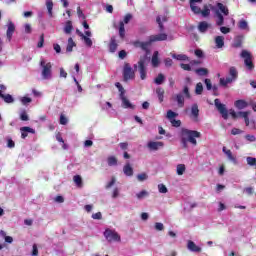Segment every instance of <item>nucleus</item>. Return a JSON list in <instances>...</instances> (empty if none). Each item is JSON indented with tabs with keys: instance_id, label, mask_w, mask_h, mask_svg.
Returning <instances> with one entry per match:
<instances>
[{
	"instance_id": "f257e3e1",
	"label": "nucleus",
	"mask_w": 256,
	"mask_h": 256,
	"mask_svg": "<svg viewBox=\"0 0 256 256\" xmlns=\"http://www.w3.org/2000/svg\"><path fill=\"white\" fill-rule=\"evenodd\" d=\"M211 9H212V11L215 12V16L217 17L216 25L221 27V25L224 24L223 15H225V16L229 15V9L227 8V6L223 5L222 3H217V8H215L213 6L209 7V6L205 5L203 10L202 11L200 10L202 17H209V15L211 13ZM221 13H223V15Z\"/></svg>"
},
{
	"instance_id": "f03ea898",
	"label": "nucleus",
	"mask_w": 256,
	"mask_h": 256,
	"mask_svg": "<svg viewBox=\"0 0 256 256\" xmlns=\"http://www.w3.org/2000/svg\"><path fill=\"white\" fill-rule=\"evenodd\" d=\"M199 137H201V132L185 128L181 130V143L184 149H187L188 143H191L192 145L196 146L197 139H199Z\"/></svg>"
},
{
	"instance_id": "7ed1b4c3",
	"label": "nucleus",
	"mask_w": 256,
	"mask_h": 256,
	"mask_svg": "<svg viewBox=\"0 0 256 256\" xmlns=\"http://www.w3.org/2000/svg\"><path fill=\"white\" fill-rule=\"evenodd\" d=\"M40 66L42 67V78L49 80L53 78V65L51 62H46L45 59H41Z\"/></svg>"
},
{
	"instance_id": "20e7f679",
	"label": "nucleus",
	"mask_w": 256,
	"mask_h": 256,
	"mask_svg": "<svg viewBox=\"0 0 256 256\" xmlns=\"http://www.w3.org/2000/svg\"><path fill=\"white\" fill-rule=\"evenodd\" d=\"M240 57L244 59V64L248 71H253V69H255V65L253 64V55L251 52L242 50Z\"/></svg>"
},
{
	"instance_id": "39448f33",
	"label": "nucleus",
	"mask_w": 256,
	"mask_h": 256,
	"mask_svg": "<svg viewBox=\"0 0 256 256\" xmlns=\"http://www.w3.org/2000/svg\"><path fill=\"white\" fill-rule=\"evenodd\" d=\"M104 237L109 243H113V241H116L117 243L121 242V236L115 232V230L106 229Z\"/></svg>"
},
{
	"instance_id": "423d86ee",
	"label": "nucleus",
	"mask_w": 256,
	"mask_h": 256,
	"mask_svg": "<svg viewBox=\"0 0 256 256\" xmlns=\"http://www.w3.org/2000/svg\"><path fill=\"white\" fill-rule=\"evenodd\" d=\"M131 19H133V15L126 14L124 16L123 21L119 22V37H120V39H125V25H127L129 23V21H131Z\"/></svg>"
},
{
	"instance_id": "0eeeda50",
	"label": "nucleus",
	"mask_w": 256,
	"mask_h": 256,
	"mask_svg": "<svg viewBox=\"0 0 256 256\" xmlns=\"http://www.w3.org/2000/svg\"><path fill=\"white\" fill-rule=\"evenodd\" d=\"M123 77L124 81H131L135 79V71L133 70V68H131V65H129V63H126L124 65Z\"/></svg>"
},
{
	"instance_id": "6e6552de",
	"label": "nucleus",
	"mask_w": 256,
	"mask_h": 256,
	"mask_svg": "<svg viewBox=\"0 0 256 256\" xmlns=\"http://www.w3.org/2000/svg\"><path fill=\"white\" fill-rule=\"evenodd\" d=\"M145 63H147V57H141L138 61V68L140 73V79L145 80L147 78V69L145 68Z\"/></svg>"
},
{
	"instance_id": "1a4fd4ad",
	"label": "nucleus",
	"mask_w": 256,
	"mask_h": 256,
	"mask_svg": "<svg viewBox=\"0 0 256 256\" xmlns=\"http://www.w3.org/2000/svg\"><path fill=\"white\" fill-rule=\"evenodd\" d=\"M214 105L219 113L222 115L223 119H229V112L227 111L225 104L221 103L219 99H215Z\"/></svg>"
},
{
	"instance_id": "9d476101",
	"label": "nucleus",
	"mask_w": 256,
	"mask_h": 256,
	"mask_svg": "<svg viewBox=\"0 0 256 256\" xmlns=\"http://www.w3.org/2000/svg\"><path fill=\"white\" fill-rule=\"evenodd\" d=\"M77 35L81 37L87 47H93V41L91 40V31H86L85 34L80 30H76Z\"/></svg>"
},
{
	"instance_id": "9b49d317",
	"label": "nucleus",
	"mask_w": 256,
	"mask_h": 256,
	"mask_svg": "<svg viewBox=\"0 0 256 256\" xmlns=\"http://www.w3.org/2000/svg\"><path fill=\"white\" fill-rule=\"evenodd\" d=\"M147 147L150 151H159V149H163V147H165V143L150 141L148 142Z\"/></svg>"
},
{
	"instance_id": "f8f14e48",
	"label": "nucleus",
	"mask_w": 256,
	"mask_h": 256,
	"mask_svg": "<svg viewBox=\"0 0 256 256\" xmlns=\"http://www.w3.org/2000/svg\"><path fill=\"white\" fill-rule=\"evenodd\" d=\"M150 43H155L156 41H167V34L160 33L156 35H151L149 37Z\"/></svg>"
},
{
	"instance_id": "ddd939ff",
	"label": "nucleus",
	"mask_w": 256,
	"mask_h": 256,
	"mask_svg": "<svg viewBox=\"0 0 256 256\" xmlns=\"http://www.w3.org/2000/svg\"><path fill=\"white\" fill-rule=\"evenodd\" d=\"M7 27H8L6 32L7 39L11 41V38L13 37V33H15V24L10 20L7 23Z\"/></svg>"
},
{
	"instance_id": "4468645a",
	"label": "nucleus",
	"mask_w": 256,
	"mask_h": 256,
	"mask_svg": "<svg viewBox=\"0 0 256 256\" xmlns=\"http://www.w3.org/2000/svg\"><path fill=\"white\" fill-rule=\"evenodd\" d=\"M222 151L226 154V157L229 161L234 163V165H237V157L233 155V152H231V150H227V147H223Z\"/></svg>"
},
{
	"instance_id": "2eb2a0df",
	"label": "nucleus",
	"mask_w": 256,
	"mask_h": 256,
	"mask_svg": "<svg viewBox=\"0 0 256 256\" xmlns=\"http://www.w3.org/2000/svg\"><path fill=\"white\" fill-rule=\"evenodd\" d=\"M234 107H236V109H247V107H249V102H247L244 99H240V100H236L234 102Z\"/></svg>"
},
{
	"instance_id": "dca6fc26",
	"label": "nucleus",
	"mask_w": 256,
	"mask_h": 256,
	"mask_svg": "<svg viewBox=\"0 0 256 256\" xmlns=\"http://www.w3.org/2000/svg\"><path fill=\"white\" fill-rule=\"evenodd\" d=\"M120 99L122 101V107H124V109H135V106L131 104V102L129 101V99H127V97H125V95H120Z\"/></svg>"
},
{
	"instance_id": "f3484780",
	"label": "nucleus",
	"mask_w": 256,
	"mask_h": 256,
	"mask_svg": "<svg viewBox=\"0 0 256 256\" xmlns=\"http://www.w3.org/2000/svg\"><path fill=\"white\" fill-rule=\"evenodd\" d=\"M20 131H21L22 139H26V137L28 136V133L35 134V129L27 126L20 128Z\"/></svg>"
},
{
	"instance_id": "a211bd4d",
	"label": "nucleus",
	"mask_w": 256,
	"mask_h": 256,
	"mask_svg": "<svg viewBox=\"0 0 256 256\" xmlns=\"http://www.w3.org/2000/svg\"><path fill=\"white\" fill-rule=\"evenodd\" d=\"M134 47H138L140 49H142L143 51H147V47H149V45H151V40L147 41V42H141V41H135L133 43Z\"/></svg>"
},
{
	"instance_id": "6ab92c4d",
	"label": "nucleus",
	"mask_w": 256,
	"mask_h": 256,
	"mask_svg": "<svg viewBox=\"0 0 256 256\" xmlns=\"http://www.w3.org/2000/svg\"><path fill=\"white\" fill-rule=\"evenodd\" d=\"M187 247L189 251H192L193 253H201V247L195 245V242L189 240Z\"/></svg>"
},
{
	"instance_id": "aec40b11",
	"label": "nucleus",
	"mask_w": 256,
	"mask_h": 256,
	"mask_svg": "<svg viewBox=\"0 0 256 256\" xmlns=\"http://www.w3.org/2000/svg\"><path fill=\"white\" fill-rule=\"evenodd\" d=\"M191 115L194 121H197L199 119V106L197 104L192 105Z\"/></svg>"
},
{
	"instance_id": "412c9836",
	"label": "nucleus",
	"mask_w": 256,
	"mask_h": 256,
	"mask_svg": "<svg viewBox=\"0 0 256 256\" xmlns=\"http://www.w3.org/2000/svg\"><path fill=\"white\" fill-rule=\"evenodd\" d=\"M117 39L115 38V36L111 37L110 39V44H109V51L110 53H115L117 51Z\"/></svg>"
},
{
	"instance_id": "4be33fe9",
	"label": "nucleus",
	"mask_w": 256,
	"mask_h": 256,
	"mask_svg": "<svg viewBox=\"0 0 256 256\" xmlns=\"http://www.w3.org/2000/svg\"><path fill=\"white\" fill-rule=\"evenodd\" d=\"M161 61H159V52L155 51L152 56L151 64L153 67H158Z\"/></svg>"
},
{
	"instance_id": "5701e85b",
	"label": "nucleus",
	"mask_w": 256,
	"mask_h": 256,
	"mask_svg": "<svg viewBox=\"0 0 256 256\" xmlns=\"http://www.w3.org/2000/svg\"><path fill=\"white\" fill-rule=\"evenodd\" d=\"M215 44L218 49H222L225 46V38L223 36H216Z\"/></svg>"
},
{
	"instance_id": "b1692460",
	"label": "nucleus",
	"mask_w": 256,
	"mask_h": 256,
	"mask_svg": "<svg viewBox=\"0 0 256 256\" xmlns=\"http://www.w3.org/2000/svg\"><path fill=\"white\" fill-rule=\"evenodd\" d=\"M239 117H242L245 121L246 127H249V115H251L250 111L238 112Z\"/></svg>"
},
{
	"instance_id": "393cba45",
	"label": "nucleus",
	"mask_w": 256,
	"mask_h": 256,
	"mask_svg": "<svg viewBox=\"0 0 256 256\" xmlns=\"http://www.w3.org/2000/svg\"><path fill=\"white\" fill-rule=\"evenodd\" d=\"M123 172L127 177H133V167H131V164H126L123 167Z\"/></svg>"
},
{
	"instance_id": "a878e982",
	"label": "nucleus",
	"mask_w": 256,
	"mask_h": 256,
	"mask_svg": "<svg viewBox=\"0 0 256 256\" xmlns=\"http://www.w3.org/2000/svg\"><path fill=\"white\" fill-rule=\"evenodd\" d=\"M209 27H211V24L207 23V22H200L198 25V29L200 31V33H205L207 32V29H209Z\"/></svg>"
},
{
	"instance_id": "bb28decb",
	"label": "nucleus",
	"mask_w": 256,
	"mask_h": 256,
	"mask_svg": "<svg viewBox=\"0 0 256 256\" xmlns=\"http://www.w3.org/2000/svg\"><path fill=\"white\" fill-rule=\"evenodd\" d=\"M171 57L177 61H189V57L185 54H171Z\"/></svg>"
},
{
	"instance_id": "cd10ccee",
	"label": "nucleus",
	"mask_w": 256,
	"mask_h": 256,
	"mask_svg": "<svg viewBox=\"0 0 256 256\" xmlns=\"http://www.w3.org/2000/svg\"><path fill=\"white\" fill-rule=\"evenodd\" d=\"M175 100L177 101L179 107H183L185 105V97L183 94H177Z\"/></svg>"
},
{
	"instance_id": "c85d7f7f",
	"label": "nucleus",
	"mask_w": 256,
	"mask_h": 256,
	"mask_svg": "<svg viewBox=\"0 0 256 256\" xmlns=\"http://www.w3.org/2000/svg\"><path fill=\"white\" fill-rule=\"evenodd\" d=\"M238 27L239 29H241L242 31H249V23H247L246 20H240L238 22Z\"/></svg>"
},
{
	"instance_id": "c756f323",
	"label": "nucleus",
	"mask_w": 256,
	"mask_h": 256,
	"mask_svg": "<svg viewBox=\"0 0 256 256\" xmlns=\"http://www.w3.org/2000/svg\"><path fill=\"white\" fill-rule=\"evenodd\" d=\"M157 97L160 101V103H163V98L165 97V90L161 87L156 89Z\"/></svg>"
},
{
	"instance_id": "7c9ffc66",
	"label": "nucleus",
	"mask_w": 256,
	"mask_h": 256,
	"mask_svg": "<svg viewBox=\"0 0 256 256\" xmlns=\"http://www.w3.org/2000/svg\"><path fill=\"white\" fill-rule=\"evenodd\" d=\"M136 197L139 201L146 199V197H149V192L147 190H142L136 194Z\"/></svg>"
},
{
	"instance_id": "2f4dec72",
	"label": "nucleus",
	"mask_w": 256,
	"mask_h": 256,
	"mask_svg": "<svg viewBox=\"0 0 256 256\" xmlns=\"http://www.w3.org/2000/svg\"><path fill=\"white\" fill-rule=\"evenodd\" d=\"M156 21L160 27V31H163V29H164L163 23H165V21H167V16H158Z\"/></svg>"
},
{
	"instance_id": "473e14b6",
	"label": "nucleus",
	"mask_w": 256,
	"mask_h": 256,
	"mask_svg": "<svg viewBox=\"0 0 256 256\" xmlns=\"http://www.w3.org/2000/svg\"><path fill=\"white\" fill-rule=\"evenodd\" d=\"M154 83H156V85H163V83H165V75L163 74H158V76L154 79Z\"/></svg>"
},
{
	"instance_id": "72a5a7b5",
	"label": "nucleus",
	"mask_w": 256,
	"mask_h": 256,
	"mask_svg": "<svg viewBox=\"0 0 256 256\" xmlns=\"http://www.w3.org/2000/svg\"><path fill=\"white\" fill-rule=\"evenodd\" d=\"M233 81L235 80L231 77H227L226 79L220 78V85H223V87H227V85H229V83H233Z\"/></svg>"
},
{
	"instance_id": "f704fd0d",
	"label": "nucleus",
	"mask_w": 256,
	"mask_h": 256,
	"mask_svg": "<svg viewBox=\"0 0 256 256\" xmlns=\"http://www.w3.org/2000/svg\"><path fill=\"white\" fill-rule=\"evenodd\" d=\"M73 181L77 185V187L79 188L83 187V178H81V176L75 175L73 177Z\"/></svg>"
},
{
	"instance_id": "c9c22d12",
	"label": "nucleus",
	"mask_w": 256,
	"mask_h": 256,
	"mask_svg": "<svg viewBox=\"0 0 256 256\" xmlns=\"http://www.w3.org/2000/svg\"><path fill=\"white\" fill-rule=\"evenodd\" d=\"M46 7H47V9H48V15H49L50 17H53V1L48 0V1L46 2Z\"/></svg>"
},
{
	"instance_id": "e433bc0d",
	"label": "nucleus",
	"mask_w": 256,
	"mask_h": 256,
	"mask_svg": "<svg viewBox=\"0 0 256 256\" xmlns=\"http://www.w3.org/2000/svg\"><path fill=\"white\" fill-rule=\"evenodd\" d=\"M229 75H230V78L235 81V79H237V75H238L237 69L235 67H230Z\"/></svg>"
},
{
	"instance_id": "4c0bfd02",
	"label": "nucleus",
	"mask_w": 256,
	"mask_h": 256,
	"mask_svg": "<svg viewBox=\"0 0 256 256\" xmlns=\"http://www.w3.org/2000/svg\"><path fill=\"white\" fill-rule=\"evenodd\" d=\"M185 164H178L176 167V173L177 175H183V173H185Z\"/></svg>"
},
{
	"instance_id": "58836bf2",
	"label": "nucleus",
	"mask_w": 256,
	"mask_h": 256,
	"mask_svg": "<svg viewBox=\"0 0 256 256\" xmlns=\"http://www.w3.org/2000/svg\"><path fill=\"white\" fill-rule=\"evenodd\" d=\"M195 72L197 73V75H200L201 77L209 74V70H207V68H199L196 69Z\"/></svg>"
},
{
	"instance_id": "ea45409f",
	"label": "nucleus",
	"mask_w": 256,
	"mask_h": 256,
	"mask_svg": "<svg viewBox=\"0 0 256 256\" xmlns=\"http://www.w3.org/2000/svg\"><path fill=\"white\" fill-rule=\"evenodd\" d=\"M73 47H75V42L73 41V38H69L68 39V45H67V48H66L68 53H71V51H73Z\"/></svg>"
},
{
	"instance_id": "a19ab883",
	"label": "nucleus",
	"mask_w": 256,
	"mask_h": 256,
	"mask_svg": "<svg viewBox=\"0 0 256 256\" xmlns=\"http://www.w3.org/2000/svg\"><path fill=\"white\" fill-rule=\"evenodd\" d=\"M195 93L197 95H202V93H203V83L199 82V83L196 84Z\"/></svg>"
},
{
	"instance_id": "79ce46f5",
	"label": "nucleus",
	"mask_w": 256,
	"mask_h": 256,
	"mask_svg": "<svg viewBox=\"0 0 256 256\" xmlns=\"http://www.w3.org/2000/svg\"><path fill=\"white\" fill-rule=\"evenodd\" d=\"M179 114L173 112L172 110H168L167 111V119H169V121H173V119H175V117H178Z\"/></svg>"
},
{
	"instance_id": "37998d69",
	"label": "nucleus",
	"mask_w": 256,
	"mask_h": 256,
	"mask_svg": "<svg viewBox=\"0 0 256 256\" xmlns=\"http://www.w3.org/2000/svg\"><path fill=\"white\" fill-rule=\"evenodd\" d=\"M71 31H73V24H71V21H67L66 26L64 28V32L69 35V33H71Z\"/></svg>"
},
{
	"instance_id": "c03bdc74",
	"label": "nucleus",
	"mask_w": 256,
	"mask_h": 256,
	"mask_svg": "<svg viewBox=\"0 0 256 256\" xmlns=\"http://www.w3.org/2000/svg\"><path fill=\"white\" fill-rule=\"evenodd\" d=\"M108 165L113 167V165H117V158L115 156H110L107 159Z\"/></svg>"
},
{
	"instance_id": "a18cd8bd",
	"label": "nucleus",
	"mask_w": 256,
	"mask_h": 256,
	"mask_svg": "<svg viewBox=\"0 0 256 256\" xmlns=\"http://www.w3.org/2000/svg\"><path fill=\"white\" fill-rule=\"evenodd\" d=\"M1 98L4 99L5 103H13V96L10 94L1 95Z\"/></svg>"
},
{
	"instance_id": "49530a36",
	"label": "nucleus",
	"mask_w": 256,
	"mask_h": 256,
	"mask_svg": "<svg viewBox=\"0 0 256 256\" xmlns=\"http://www.w3.org/2000/svg\"><path fill=\"white\" fill-rule=\"evenodd\" d=\"M246 161H247L248 165H250L251 167H255V165H256V158L247 157Z\"/></svg>"
},
{
	"instance_id": "de8ad7c7",
	"label": "nucleus",
	"mask_w": 256,
	"mask_h": 256,
	"mask_svg": "<svg viewBox=\"0 0 256 256\" xmlns=\"http://www.w3.org/2000/svg\"><path fill=\"white\" fill-rule=\"evenodd\" d=\"M204 83H205L206 89H207L208 91H211V90L213 89V84L211 83V79L206 78V79L204 80Z\"/></svg>"
},
{
	"instance_id": "09e8293b",
	"label": "nucleus",
	"mask_w": 256,
	"mask_h": 256,
	"mask_svg": "<svg viewBox=\"0 0 256 256\" xmlns=\"http://www.w3.org/2000/svg\"><path fill=\"white\" fill-rule=\"evenodd\" d=\"M190 7L193 13H196V14L201 13V8H199L197 5L190 3Z\"/></svg>"
},
{
	"instance_id": "8fccbe9b",
	"label": "nucleus",
	"mask_w": 256,
	"mask_h": 256,
	"mask_svg": "<svg viewBox=\"0 0 256 256\" xmlns=\"http://www.w3.org/2000/svg\"><path fill=\"white\" fill-rule=\"evenodd\" d=\"M154 227L156 231H163L165 229V225L161 222H156Z\"/></svg>"
},
{
	"instance_id": "3c124183",
	"label": "nucleus",
	"mask_w": 256,
	"mask_h": 256,
	"mask_svg": "<svg viewBox=\"0 0 256 256\" xmlns=\"http://www.w3.org/2000/svg\"><path fill=\"white\" fill-rule=\"evenodd\" d=\"M77 15H78L79 19H82V21H85L86 17H85V14L83 13V11L81 10V7L77 8Z\"/></svg>"
},
{
	"instance_id": "603ef678",
	"label": "nucleus",
	"mask_w": 256,
	"mask_h": 256,
	"mask_svg": "<svg viewBox=\"0 0 256 256\" xmlns=\"http://www.w3.org/2000/svg\"><path fill=\"white\" fill-rule=\"evenodd\" d=\"M158 191H159V193H167V191H168L167 186H165V184H159Z\"/></svg>"
},
{
	"instance_id": "864d4df0",
	"label": "nucleus",
	"mask_w": 256,
	"mask_h": 256,
	"mask_svg": "<svg viewBox=\"0 0 256 256\" xmlns=\"http://www.w3.org/2000/svg\"><path fill=\"white\" fill-rule=\"evenodd\" d=\"M115 87H117L118 91L121 93L120 95H125V88L121 85V83L117 82L115 84Z\"/></svg>"
},
{
	"instance_id": "5fc2aeb1",
	"label": "nucleus",
	"mask_w": 256,
	"mask_h": 256,
	"mask_svg": "<svg viewBox=\"0 0 256 256\" xmlns=\"http://www.w3.org/2000/svg\"><path fill=\"white\" fill-rule=\"evenodd\" d=\"M183 93H184L186 99H191V93H189V87L188 86H184Z\"/></svg>"
},
{
	"instance_id": "6e6d98bb",
	"label": "nucleus",
	"mask_w": 256,
	"mask_h": 256,
	"mask_svg": "<svg viewBox=\"0 0 256 256\" xmlns=\"http://www.w3.org/2000/svg\"><path fill=\"white\" fill-rule=\"evenodd\" d=\"M147 178H148V176L145 173L137 175L138 181H147Z\"/></svg>"
},
{
	"instance_id": "4d7b16f0",
	"label": "nucleus",
	"mask_w": 256,
	"mask_h": 256,
	"mask_svg": "<svg viewBox=\"0 0 256 256\" xmlns=\"http://www.w3.org/2000/svg\"><path fill=\"white\" fill-rule=\"evenodd\" d=\"M45 43V35H41L40 36V41L38 42V45H37V47L39 48V49H41V47H43V44Z\"/></svg>"
},
{
	"instance_id": "13d9d810",
	"label": "nucleus",
	"mask_w": 256,
	"mask_h": 256,
	"mask_svg": "<svg viewBox=\"0 0 256 256\" xmlns=\"http://www.w3.org/2000/svg\"><path fill=\"white\" fill-rule=\"evenodd\" d=\"M32 255L33 256L39 255V249L37 248V244H33L32 246Z\"/></svg>"
},
{
	"instance_id": "bf43d9fd",
	"label": "nucleus",
	"mask_w": 256,
	"mask_h": 256,
	"mask_svg": "<svg viewBox=\"0 0 256 256\" xmlns=\"http://www.w3.org/2000/svg\"><path fill=\"white\" fill-rule=\"evenodd\" d=\"M241 133H243V130L239 129V128H233L231 130V134L232 135H241Z\"/></svg>"
},
{
	"instance_id": "052dcab7",
	"label": "nucleus",
	"mask_w": 256,
	"mask_h": 256,
	"mask_svg": "<svg viewBox=\"0 0 256 256\" xmlns=\"http://www.w3.org/2000/svg\"><path fill=\"white\" fill-rule=\"evenodd\" d=\"M220 31L221 33H223L224 35H227V33H231V28H227L225 26L220 27Z\"/></svg>"
},
{
	"instance_id": "680f3d73",
	"label": "nucleus",
	"mask_w": 256,
	"mask_h": 256,
	"mask_svg": "<svg viewBox=\"0 0 256 256\" xmlns=\"http://www.w3.org/2000/svg\"><path fill=\"white\" fill-rule=\"evenodd\" d=\"M170 122L172 123L173 127H181V120H170Z\"/></svg>"
},
{
	"instance_id": "e2e57ef3",
	"label": "nucleus",
	"mask_w": 256,
	"mask_h": 256,
	"mask_svg": "<svg viewBox=\"0 0 256 256\" xmlns=\"http://www.w3.org/2000/svg\"><path fill=\"white\" fill-rule=\"evenodd\" d=\"M21 121H29V116L27 115V112H22L20 114Z\"/></svg>"
},
{
	"instance_id": "0e129e2a",
	"label": "nucleus",
	"mask_w": 256,
	"mask_h": 256,
	"mask_svg": "<svg viewBox=\"0 0 256 256\" xmlns=\"http://www.w3.org/2000/svg\"><path fill=\"white\" fill-rule=\"evenodd\" d=\"M115 177H112L111 181L107 183L106 185V189H111V187H113L115 185Z\"/></svg>"
},
{
	"instance_id": "69168bd1",
	"label": "nucleus",
	"mask_w": 256,
	"mask_h": 256,
	"mask_svg": "<svg viewBox=\"0 0 256 256\" xmlns=\"http://www.w3.org/2000/svg\"><path fill=\"white\" fill-rule=\"evenodd\" d=\"M164 63H165V66H166V67H172V65H173V60H172L171 58H166V59L164 60Z\"/></svg>"
},
{
	"instance_id": "338daca9",
	"label": "nucleus",
	"mask_w": 256,
	"mask_h": 256,
	"mask_svg": "<svg viewBox=\"0 0 256 256\" xmlns=\"http://www.w3.org/2000/svg\"><path fill=\"white\" fill-rule=\"evenodd\" d=\"M22 105H27V103H31V98L29 97H23L21 98Z\"/></svg>"
},
{
	"instance_id": "774afa93",
	"label": "nucleus",
	"mask_w": 256,
	"mask_h": 256,
	"mask_svg": "<svg viewBox=\"0 0 256 256\" xmlns=\"http://www.w3.org/2000/svg\"><path fill=\"white\" fill-rule=\"evenodd\" d=\"M67 122H68L67 117H65L64 115H61L60 116V124L67 125Z\"/></svg>"
}]
</instances>
